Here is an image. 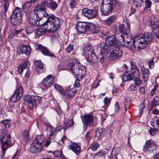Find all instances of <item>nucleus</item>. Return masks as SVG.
I'll use <instances>...</instances> for the list:
<instances>
[{"label": "nucleus", "instance_id": "nucleus-1", "mask_svg": "<svg viewBox=\"0 0 159 159\" xmlns=\"http://www.w3.org/2000/svg\"><path fill=\"white\" fill-rule=\"evenodd\" d=\"M33 12H35L36 14L37 15V17L39 18V20L42 18H47L44 22V24H47L50 27V31L55 30L58 28V24L60 22L59 19L55 17L53 14L49 15L44 8L37 6L34 8Z\"/></svg>", "mask_w": 159, "mask_h": 159}, {"label": "nucleus", "instance_id": "nucleus-2", "mask_svg": "<svg viewBox=\"0 0 159 159\" xmlns=\"http://www.w3.org/2000/svg\"><path fill=\"white\" fill-rule=\"evenodd\" d=\"M0 142L1 143L2 149L1 159H6L3 157L7 149L14 145L15 140L11 138L10 135L6 134L4 131L2 133L0 138Z\"/></svg>", "mask_w": 159, "mask_h": 159}, {"label": "nucleus", "instance_id": "nucleus-3", "mask_svg": "<svg viewBox=\"0 0 159 159\" xmlns=\"http://www.w3.org/2000/svg\"><path fill=\"white\" fill-rule=\"evenodd\" d=\"M76 28L77 30L80 34L84 33L88 30H93L92 33L94 34L99 33L102 32V30L99 29V28H95L93 23L88 22H77Z\"/></svg>", "mask_w": 159, "mask_h": 159}, {"label": "nucleus", "instance_id": "nucleus-4", "mask_svg": "<svg viewBox=\"0 0 159 159\" xmlns=\"http://www.w3.org/2000/svg\"><path fill=\"white\" fill-rule=\"evenodd\" d=\"M116 3V0H102L100 8L102 14L105 15H109Z\"/></svg>", "mask_w": 159, "mask_h": 159}, {"label": "nucleus", "instance_id": "nucleus-5", "mask_svg": "<svg viewBox=\"0 0 159 159\" xmlns=\"http://www.w3.org/2000/svg\"><path fill=\"white\" fill-rule=\"evenodd\" d=\"M24 100L27 105L28 109L30 110H32L34 107L42 102L41 98L36 95H26L25 97Z\"/></svg>", "mask_w": 159, "mask_h": 159}, {"label": "nucleus", "instance_id": "nucleus-6", "mask_svg": "<svg viewBox=\"0 0 159 159\" xmlns=\"http://www.w3.org/2000/svg\"><path fill=\"white\" fill-rule=\"evenodd\" d=\"M84 52L85 57L88 61L93 63H96L97 62L98 58L91 46L84 48Z\"/></svg>", "mask_w": 159, "mask_h": 159}, {"label": "nucleus", "instance_id": "nucleus-7", "mask_svg": "<svg viewBox=\"0 0 159 159\" xmlns=\"http://www.w3.org/2000/svg\"><path fill=\"white\" fill-rule=\"evenodd\" d=\"M153 36L151 33L146 32L143 34H140V49H143L147 45L148 42L151 41Z\"/></svg>", "mask_w": 159, "mask_h": 159}, {"label": "nucleus", "instance_id": "nucleus-8", "mask_svg": "<svg viewBox=\"0 0 159 159\" xmlns=\"http://www.w3.org/2000/svg\"><path fill=\"white\" fill-rule=\"evenodd\" d=\"M116 38L115 36H108L105 40V45L102 47L101 46V51L102 54L106 53L109 50H111V47L115 43V38Z\"/></svg>", "mask_w": 159, "mask_h": 159}, {"label": "nucleus", "instance_id": "nucleus-9", "mask_svg": "<svg viewBox=\"0 0 159 159\" xmlns=\"http://www.w3.org/2000/svg\"><path fill=\"white\" fill-rule=\"evenodd\" d=\"M68 68L70 70L74 75H77L78 76L82 74L84 72L83 67L79 66L77 63H69L68 64Z\"/></svg>", "mask_w": 159, "mask_h": 159}, {"label": "nucleus", "instance_id": "nucleus-10", "mask_svg": "<svg viewBox=\"0 0 159 159\" xmlns=\"http://www.w3.org/2000/svg\"><path fill=\"white\" fill-rule=\"evenodd\" d=\"M144 24L151 25L153 33L157 37L159 38V21L157 20L155 21L154 20H152L148 23H145L144 22Z\"/></svg>", "mask_w": 159, "mask_h": 159}, {"label": "nucleus", "instance_id": "nucleus-11", "mask_svg": "<svg viewBox=\"0 0 159 159\" xmlns=\"http://www.w3.org/2000/svg\"><path fill=\"white\" fill-rule=\"evenodd\" d=\"M98 12V10L97 9H89L85 8L83 10L82 14L88 19H91L97 16Z\"/></svg>", "mask_w": 159, "mask_h": 159}, {"label": "nucleus", "instance_id": "nucleus-12", "mask_svg": "<svg viewBox=\"0 0 159 159\" xmlns=\"http://www.w3.org/2000/svg\"><path fill=\"white\" fill-rule=\"evenodd\" d=\"M106 53L107 55H110L111 58L115 59L119 58L121 56L122 51L118 47H116L115 49L113 48H111V50H109Z\"/></svg>", "mask_w": 159, "mask_h": 159}, {"label": "nucleus", "instance_id": "nucleus-13", "mask_svg": "<svg viewBox=\"0 0 159 159\" xmlns=\"http://www.w3.org/2000/svg\"><path fill=\"white\" fill-rule=\"evenodd\" d=\"M22 95V88L21 86H19L11 96L10 100L13 102H16L20 100Z\"/></svg>", "mask_w": 159, "mask_h": 159}, {"label": "nucleus", "instance_id": "nucleus-14", "mask_svg": "<svg viewBox=\"0 0 159 159\" xmlns=\"http://www.w3.org/2000/svg\"><path fill=\"white\" fill-rule=\"evenodd\" d=\"M42 25L43 27L39 28L37 30L36 32V34L39 36H41L44 34L47 31L51 32L56 31L59 28L60 26V23H59L58 27L57 29L55 30L52 31L50 30V27H49L48 25L47 24L45 25L44 23L41 24V25Z\"/></svg>", "mask_w": 159, "mask_h": 159}, {"label": "nucleus", "instance_id": "nucleus-15", "mask_svg": "<svg viewBox=\"0 0 159 159\" xmlns=\"http://www.w3.org/2000/svg\"><path fill=\"white\" fill-rule=\"evenodd\" d=\"M139 36H136L133 40L130 41L129 42L124 43L123 46H124L129 49H131L133 47L135 48L139 49Z\"/></svg>", "mask_w": 159, "mask_h": 159}, {"label": "nucleus", "instance_id": "nucleus-16", "mask_svg": "<svg viewBox=\"0 0 159 159\" xmlns=\"http://www.w3.org/2000/svg\"><path fill=\"white\" fill-rule=\"evenodd\" d=\"M156 149V144L149 140L146 141L145 146L143 147V150L144 152L147 153H152Z\"/></svg>", "mask_w": 159, "mask_h": 159}, {"label": "nucleus", "instance_id": "nucleus-17", "mask_svg": "<svg viewBox=\"0 0 159 159\" xmlns=\"http://www.w3.org/2000/svg\"><path fill=\"white\" fill-rule=\"evenodd\" d=\"M54 82V76L50 75L44 78L41 82V84L46 87H50L53 84Z\"/></svg>", "mask_w": 159, "mask_h": 159}, {"label": "nucleus", "instance_id": "nucleus-18", "mask_svg": "<svg viewBox=\"0 0 159 159\" xmlns=\"http://www.w3.org/2000/svg\"><path fill=\"white\" fill-rule=\"evenodd\" d=\"M37 15L34 12L32 11L31 12L29 21L30 24L33 25L41 26V24H39V18L37 17Z\"/></svg>", "mask_w": 159, "mask_h": 159}, {"label": "nucleus", "instance_id": "nucleus-19", "mask_svg": "<svg viewBox=\"0 0 159 159\" xmlns=\"http://www.w3.org/2000/svg\"><path fill=\"white\" fill-rule=\"evenodd\" d=\"M30 65L29 62L28 61H25L24 63L21 64L19 67L18 70L19 72L20 73H22L23 70L26 68L28 69ZM30 72L29 69H28L26 71L25 75V77L28 78V79L30 77Z\"/></svg>", "mask_w": 159, "mask_h": 159}, {"label": "nucleus", "instance_id": "nucleus-20", "mask_svg": "<svg viewBox=\"0 0 159 159\" xmlns=\"http://www.w3.org/2000/svg\"><path fill=\"white\" fill-rule=\"evenodd\" d=\"M84 124L83 129L85 131L88 125L90 126L93 122V116L91 115H87L84 116V119L83 120Z\"/></svg>", "mask_w": 159, "mask_h": 159}, {"label": "nucleus", "instance_id": "nucleus-21", "mask_svg": "<svg viewBox=\"0 0 159 159\" xmlns=\"http://www.w3.org/2000/svg\"><path fill=\"white\" fill-rule=\"evenodd\" d=\"M116 37H117L120 41H123L124 43L126 42L129 43V42L130 41L132 40L131 38L128 33L116 34Z\"/></svg>", "mask_w": 159, "mask_h": 159}, {"label": "nucleus", "instance_id": "nucleus-22", "mask_svg": "<svg viewBox=\"0 0 159 159\" xmlns=\"http://www.w3.org/2000/svg\"><path fill=\"white\" fill-rule=\"evenodd\" d=\"M43 145L34 142L30 146V152L33 153L39 152L42 149Z\"/></svg>", "mask_w": 159, "mask_h": 159}, {"label": "nucleus", "instance_id": "nucleus-23", "mask_svg": "<svg viewBox=\"0 0 159 159\" xmlns=\"http://www.w3.org/2000/svg\"><path fill=\"white\" fill-rule=\"evenodd\" d=\"M18 52L20 54H25L29 55L31 52V48L29 46L22 44L18 49Z\"/></svg>", "mask_w": 159, "mask_h": 159}, {"label": "nucleus", "instance_id": "nucleus-24", "mask_svg": "<svg viewBox=\"0 0 159 159\" xmlns=\"http://www.w3.org/2000/svg\"><path fill=\"white\" fill-rule=\"evenodd\" d=\"M68 148L76 154L79 153L80 152V145L79 143L71 142Z\"/></svg>", "mask_w": 159, "mask_h": 159}, {"label": "nucleus", "instance_id": "nucleus-25", "mask_svg": "<svg viewBox=\"0 0 159 159\" xmlns=\"http://www.w3.org/2000/svg\"><path fill=\"white\" fill-rule=\"evenodd\" d=\"M35 65L36 70L39 74L44 72L46 70L45 66L41 61H37L35 62Z\"/></svg>", "mask_w": 159, "mask_h": 159}, {"label": "nucleus", "instance_id": "nucleus-26", "mask_svg": "<svg viewBox=\"0 0 159 159\" xmlns=\"http://www.w3.org/2000/svg\"><path fill=\"white\" fill-rule=\"evenodd\" d=\"M38 48L44 55L52 57L54 58L56 57V56L52 53L50 52L48 48L45 47H43L41 45H39L38 46Z\"/></svg>", "mask_w": 159, "mask_h": 159}, {"label": "nucleus", "instance_id": "nucleus-27", "mask_svg": "<svg viewBox=\"0 0 159 159\" xmlns=\"http://www.w3.org/2000/svg\"><path fill=\"white\" fill-rule=\"evenodd\" d=\"M132 72L133 73H132L135 78L134 81H135V87L134 90H135L137 89L136 87H139V71L138 69L132 71Z\"/></svg>", "mask_w": 159, "mask_h": 159}, {"label": "nucleus", "instance_id": "nucleus-28", "mask_svg": "<svg viewBox=\"0 0 159 159\" xmlns=\"http://www.w3.org/2000/svg\"><path fill=\"white\" fill-rule=\"evenodd\" d=\"M126 29H125L124 25L123 24L120 25L119 26V29L120 32V34H124L128 33L130 31V23L127 21L126 22Z\"/></svg>", "mask_w": 159, "mask_h": 159}, {"label": "nucleus", "instance_id": "nucleus-29", "mask_svg": "<svg viewBox=\"0 0 159 159\" xmlns=\"http://www.w3.org/2000/svg\"><path fill=\"white\" fill-rule=\"evenodd\" d=\"M23 14V12L21 9L18 7L13 11L11 15L22 20V16Z\"/></svg>", "mask_w": 159, "mask_h": 159}, {"label": "nucleus", "instance_id": "nucleus-30", "mask_svg": "<svg viewBox=\"0 0 159 159\" xmlns=\"http://www.w3.org/2000/svg\"><path fill=\"white\" fill-rule=\"evenodd\" d=\"M132 73H129L128 71H125L123 74L122 80L124 81L133 80L134 77Z\"/></svg>", "mask_w": 159, "mask_h": 159}, {"label": "nucleus", "instance_id": "nucleus-31", "mask_svg": "<svg viewBox=\"0 0 159 159\" xmlns=\"http://www.w3.org/2000/svg\"><path fill=\"white\" fill-rule=\"evenodd\" d=\"M141 72L142 74L144 82H146L149 76V70L148 68L143 67L141 68Z\"/></svg>", "mask_w": 159, "mask_h": 159}, {"label": "nucleus", "instance_id": "nucleus-32", "mask_svg": "<svg viewBox=\"0 0 159 159\" xmlns=\"http://www.w3.org/2000/svg\"><path fill=\"white\" fill-rule=\"evenodd\" d=\"M74 124V121L72 120H70L66 119L64 122V127L65 128V131L66 129L69 128L72 126Z\"/></svg>", "mask_w": 159, "mask_h": 159}, {"label": "nucleus", "instance_id": "nucleus-33", "mask_svg": "<svg viewBox=\"0 0 159 159\" xmlns=\"http://www.w3.org/2000/svg\"><path fill=\"white\" fill-rule=\"evenodd\" d=\"M10 20L11 23L14 25H17L20 23L22 21L16 17L11 15V16Z\"/></svg>", "mask_w": 159, "mask_h": 159}, {"label": "nucleus", "instance_id": "nucleus-34", "mask_svg": "<svg viewBox=\"0 0 159 159\" xmlns=\"http://www.w3.org/2000/svg\"><path fill=\"white\" fill-rule=\"evenodd\" d=\"M23 136L24 141L25 143L28 142L30 139L29 130H25L23 133Z\"/></svg>", "mask_w": 159, "mask_h": 159}, {"label": "nucleus", "instance_id": "nucleus-35", "mask_svg": "<svg viewBox=\"0 0 159 159\" xmlns=\"http://www.w3.org/2000/svg\"><path fill=\"white\" fill-rule=\"evenodd\" d=\"M116 19V17L115 16H111L105 20L106 23L107 25H110L112 23L115 21Z\"/></svg>", "mask_w": 159, "mask_h": 159}, {"label": "nucleus", "instance_id": "nucleus-36", "mask_svg": "<svg viewBox=\"0 0 159 159\" xmlns=\"http://www.w3.org/2000/svg\"><path fill=\"white\" fill-rule=\"evenodd\" d=\"M66 92L67 95L70 98H72L76 94V91L75 89L74 88L72 89H67Z\"/></svg>", "mask_w": 159, "mask_h": 159}, {"label": "nucleus", "instance_id": "nucleus-37", "mask_svg": "<svg viewBox=\"0 0 159 159\" xmlns=\"http://www.w3.org/2000/svg\"><path fill=\"white\" fill-rule=\"evenodd\" d=\"M58 6V4L56 2L52 0L47 7L51 10L54 11L57 8Z\"/></svg>", "mask_w": 159, "mask_h": 159}, {"label": "nucleus", "instance_id": "nucleus-38", "mask_svg": "<svg viewBox=\"0 0 159 159\" xmlns=\"http://www.w3.org/2000/svg\"><path fill=\"white\" fill-rule=\"evenodd\" d=\"M44 139L43 136L42 135H37L35 137V140L34 142L35 143H38L43 144V143Z\"/></svg>", "mask_w": 159, "mask_h": 159}, {"label": "nucleus", "instance_id": "nucleus-39", "mask_svg": "<svg viewBox=\"0 0 159 159\" xmlns=\"http://www.w3.org/2000/svg\"><path fill=\"white\" fill-rule=\"evenodd\" d=\"M10 120L7 119L4 120L2 121L1 122V124L2 125H4L3 126H2V128L4 129L7 127H9V124H10Z\"/></svg>", "mask_w": 159, "mask_h": 159}, {"label": "nucleus", "instance_id": "nucleus-40", "mask_svg": "<svg viewBox=\"0 0 159 159\" xmlns=\"http://www.w3.org/2000/svg\"><path fill=\"white\" fill-rule=\"evenodd\" d=\"M54 87L56 89L59 91L63 96H64L65 95L66 93L61 86L57 84H56L54 85Z\"/></svg>", "mask_w": 159, "mask_h": 159}, {"label": "nucleus", "instance_id": "nucleus-41", "mask_svg": "<svg viewBox=\"0 0 159 159\" xmlns=\"http://www.w3.org/2000/svg\"><path fill=\"white\" fill-rule=\"evenodd\" d=\"M108 151L107 150V151H99L95 154V156H98V157H103L105 155L107 154Z\"/></svg>", "mask_w": 159, "mask_h": 159}, {"label": "nucleus", "instance_id": "nucleus-42", "mask_svg": "<svg viewBox=\"0 0 159 159\" xmlns=\"http://www.w3.org/2000/svg\"><path fill=\"white\" fill-rule=\"evenodd\" d=\"M100 144L96 142L93 143L90 147V149L93 151H96L97 148L99 147Z\"/></svg>", "mask_w": 159, "mask_h": 159}, {"label": "nucleus", "instance_id": "nucleus-43", "mask_svg": "<svg viewBox=\"0 0 159 159\" xmlns=\"http://www.w3.org/2000/svg\"><path fill=\"white\" fill-rule=\"evenodd\" d=\"M103 129L101 127H99L96 130L95 136L98 137H99L103 133Z\"/></svg>", "mask_w": 159, "mask_h": 159}, {"label": "nucleus", "instance_id": "nucleus-44", "mask_svg": "<svg viewBox=\"0 0 159 159\" xmlns=\"http://www.w3.org/2000/svg\"><path fill=\"white\" fill-rule=\"evenodd\" d=\"M10 0H5V3L4 4V9L5 12H6L8 9L10 2Z\"/></svg>", "mask_w": 159, "mask_h": 159}, {"label": "nucleus", "instance_id": "nucleus-45", "mask_svg": "<svg viewBox=\"0 0 159 159\" xmlns=\"http://www.w3.org/2000/svg\"><path fill=\"white\" fill-rule=\"evenodd\" d=\"M78 1L76 0H71L70 1L69 3V5L71 8H73L75 7L77 4V2Z\"/></svg>", "mask_w": 159, "mask_h": 159}, {"label": "nucleus", "instance_id": "nucleus-46", "mask_svg": "<svg viewBox=\"0 0 159 159\" xmlns=\"http://www.w3.org/2000/svg\"><path fill=\"white\" fill-rule=\"evenodd\" d=\"M26 33L28 34L32 33L34 30V28L33 26H29L25 30Z\"/></svg>", "mask_w": 159, "mask_h": 159}, {"label": "nucleus", "instance_id": "nucleus-47", "mask_svg": "<svg viewBox=\"0 0 159 159\" xmlns=\"http://www.w3.org/2000/svg\"><path fill=\"white\" fill-rule=\"evenodd\" d=\"M158 122H159V119H156L155 118H152L151 120V124L155 127L158 124Z\"/></svg>", "mask_w": 159, "mask_h": 159}, {"label": "nucleus", "instance_id": "nucleus-48", "mask_svg": "<svg viewBox=\"0 0 159 159\" xmlns=\"http://www.w3.org/2000/svg\"><path fill=\"white\" fill-rule=\"evenodd\" d=\"M52 0H42L41 1L42 4L44 6L47 7L48 6Z\"/></svg>", "mask_w": 159, "mask_h": 159}, {"label": "nucleus", "instance_id": "nucleus-49", "mask_svg": "<svg viewBox=\"0 0 159 159\" xmlns=\"http://www.w3.org/2000/svg\"><path fill=\"white\" fill-rule=\"evenodd\" d=\"M131 71H133L134 70H135L138 69V68L137 67V66L136 65V63L132 61L131 63Z\"/></svg>", "mask_w": 159, "mask_h": 159}, {"label": "nucleus", "instance_id": "nucleus-50", "mask_svg": "<svg viewBox=\"0 0 159 159\" xmlns=\"http://www.w3.org/2000/svg\"><path fill=\"white\" fill-rule=\"evenodd\" d=\"M73 48V46L72 44H70L66 48V50L67 53L70 52Z\"/></svg>", "mask_w": 159, "mask_h": 159}, {"label": "nucleus", "instance_id": "nucleus-51", "mask_svg": "<svg viewBox=\"0 0 159 159\" xmlns=\"http://www.w3.org/2000/svg\"><path fill=\"white\" fill-rule=\"evenodd\" d=\"M56 135V134L55 133V132L52 131L51 132L48 139L51 140H53Z\"/></svg>", "mask_w": 159, "mask_h": 159}, {"label": "nucleus", "instance_id": "nucleus-52", "mask_svg": "<svg viewBox=\"0 0 159 159\" xmlns=\"http://www.w3.org/2000/svg\"><path fill=\"white\" fill-rule=\"evenodd\" d=\"M31 7V3L29 2H26L23 6V9H26Z\"/></svg>", "mask_w": 159, "mask_h": 159}, {"label": "nucleus", "instance_id": "nucleus-53", "mask_svg": "<svg viewBox=\"0 0 159 159\" xmlns=\"http://www.w3.org/2000/svg\"><path fill=\"white\" fill-rule=\"evenodd\" d=\"M149 67L150 68H152L154 66V62L153 58L151 59L148 63Z\"/></svg>", "mask_w": 159, "mask_h": 159}, {"label": "nucleus", "instance_id": "nucleus-54", "mask_svg": "<svg viewBox=\"0 0 159 159\" xmlns=\"http://www.w3.org/2000/svg\"><path fill=\"white\" fill-rule=\"evenodd\" d=\"M120 109V107L118 102H116L115 105V112H118Z\"/></svg>", "mask_w": 159, "mask_h": 159}, {"label": "nucleus", "instance_id": "nucleus-55", "mask_svg": "<svg viewBox=\"0 0 159 159\" xmlns=\"http://www.w3.org/2000/svg\"><path fill=\"white\" fill-rule=\"evenodd\" d=\"M110 99H109L107 97H105L103 99V102L105 104H109L110 102Z\"/></svg>", "mask_w": 159, "mask_h": 159}, {"label": "nucleus", "instance_id": "nucleus-56", "mask_svg": "<svg viewBox=\"0 0 159 159\" xmlns=\"http://www.w3.org/2000/svg\"><path fill=\"white\" fill-rule=\"evenodd\" d=\"M74 86L75 87H79L80 86V80L78 79H76L74 83Z\"/></svg>", "mask_w": 159, "mask_h": 159}, {"label": "nucleus", "instance_id": "nucleus-57", "mask_svg": "<svg viewBox=\"0 0 159 159\" xmlns=\"http://www.w3.org/2000/svg\"><path fill=\"white\" fill-rule=\"evenodd\" d=\"M157 131L156 128L152 129L151 128L149 130V132L150 134L152 135H153Z\"/></svg>", "mask_w": 159, "mask_h": 159}, {"label": "nucleus", "instance_id": "nucleus-58", "mask_svg": "<svg viewBox=\"0 0 159 159\" xmlns=\"http://www.w3.org/2000/svg\"><path fill=\"white\" fill-rule=\"evenodd\" d=\"M145 104L144 102H143L140 105V108L141 107V108H142V109L140 111V115H141V114H140L143 111V109L145 107ZM140 116L141 115H140Z\"/></svg>", "mask_w": 159, "mask_h": 159}, {"label": "nucleus", "instance_id": "nucleus-59", "mask_svg": "<svg viewBox=\"0 0 159 159\" xmlns=\"http://www.w3.org/2000/svg\"><path fill=\"white\" fill-rule=\"evenodd\" d=\"M145 3L146 8H148L150 7L151 2L149 0H146Z\"/></svg>", "mask_w": 159, "mask_h": 159}, {"label": "nucleus", "instance_id": "nucleus-60", "mask_svg": "<svg viewBox=\"0 0 159 159\" xmlns=\"http://www.w3.org/2000/svg\"><path fill=\"white\" fill-rule=\"evenodd\" d=\"M145 93V89L143 87H140V93H141V94H144Z\"/></svg>", "mask_w": 159, "mask_h": 159}, {"label": "nucleus", "instance_id": "nucleus-61", "mask_svg": "<svg viewBox=\"0 0 159 159\" xmlns=\"http://www.w3.org/2000/svg\"><path fill=\"white\" fill-rule=\"evenodd\" d=\"M52 140L48 139L46 141L44 145L45 147H48L50 144L51 143Z\"/></svg>", "mask_w": 159, "mask_h": 159}, {"label": "nucleus", "instance_id": "nucleus-62", "mask_svg": "<svg viewBox=\"0 0 159 159\" xmlns=\"http://www.w3.org/2000/svg\"><path fill=\"white\" fill-rule=\"evenodd\" d=\"M63 129V127L61 126H58L55 129V131L56 132H58L60 130Z\"/></svg>", "mask_w": 159, "mask_h": 159}, {"label": "nucleus", "instance_id": "nucleus-63", "mask_svg": "<svg viewBox=\"0 0 159 159\" xmlns=\"http://www.w3.org/2000/svg\"><path fill=\"white\" fill-rule=\"evenodd\" d=\"M90 132L88 131L85 135V137L87 139H89L91 138V136L89 134Z\"/></svg>", "mask_w": 159, "mask_h": 159}, {"label": "nucleus", "instance_id": "nucleus-64", "mask_svg": "<svg viewBox=\"0 0 159 159\" xmlns=\"http://www.w3.org/2000/svg\"><path fill=\"white\" fill-rule=\"evenodd\" d=\"M152 113L155 115H159V110L157 109H155L153 111Z\"/></svg>", "mask_w": 159, "mask_h": 159}]
</instances>
